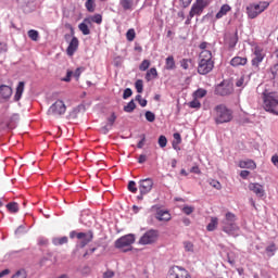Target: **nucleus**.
<instances>
[{
  "label": "nucleus",
  "mask_w": 278,
  "mask_h": 278,
  "mask_svg": "<svg viewBox=\"0 0 278 278\" xmlns=\"http://www.w3.org/2000/svg\"><path fill=\"white\" fill-rule=\"evenodd\" d=\"M216 125H223L224 123H231L233 119V112L225 104H218L211 111Z\"/></svg>",
  "instance_id": "f257e3e1"
},
{
  "label": "nucleus",
  "mask_w": 278,
  "mask_h": 278,
  "mask_svg": "<svg viewBox=\"0 0 278 278\" xmlns=\"http://www.w3.org/2000/svg\"><path fill=\"white\" fill-rule=\"evenodd\" d=\"M238 217L236 214L228 212L225 214V218L222 220V231L227 233L228 236H232V238H238L240 236V227L236 222Z\"/></svg>",
  "instance_id": "f03ea898"
},
{
  "label": "nucleus",
  "mask_w": 278,
  "mask_h": 278,
  "mask_svg": "<svg viewBox=\"0 0 278 278\" xmlns=\"http://www.w3.org/2000/svg\"><path fill=\"white\" fill-rule=\"evenodd\" d=\"M263 108L265 112L276 114L278 116V94L277 92L263 93Z\"/></svg>",
  "instance_id": "7ed1b4c3"
},
{
  "label": "nucleus",
  "mask_w": 278,
  "mask_h": 278,
  "mask_svg": "<svg viewBox=\"0 0 278 278\" xmlns=\"http://www.w3.org/2000/svg\"><path fill=\"white\" fill-rule=\"evenodd\" d=\"M269 5H270V2H268V1H261L258 3H250L245 9L248 17L257 18L258 15L262 14V12H264L265 10H268Z\"/></svg>",
  "instance_id": "20e7f679"
},
{
  "label": "nucleus",
  "mask_w": 278,
  "mask_h": 278,
  "mask_svg": "<svg viewBox=\"0 0 278 278\" xmlns=\"http://www.w3.org/2000/svg\"><path fill=\"white\" fill-rule=\"evenodd\" d=\"M134 242H136V235L128 233L115 241V249H122L123 253H127L132 251L134 247H131V244H134Z\"/></svg>",
  "instance_id": "39448f33"
},
{
  "label": "nucleus",
  "mask_w": 278,
  "mask_h": 278,
  "mask_svg": "<svg viewBox=\"0 0 278 278\" xmlns=\"http://www.w3.org/2000/svg\"><path fill=\"white\" fill-rule=\"evenodd\" d=\"M77 238V240H81L79 245H80V249H84L86 245L90 244V241L93 240L94 238V232H92V230H89L88 232H75V231H72L70 233V237L71 238Z\"/></svg>",
  "instance_id": "423d86ee"
},
{
  "label": "nucleus",
  "mask_w": 278,
  "mask_h": 278,
  "mask_svg": "<svg viewBox=\"0 0 278 278\" xmlns=\"http://www.w3.org/2000/svg\"><path fill=\"white\" fill-rule=\"evenodd\" d=\"M48 116H62L66 114V104L62 100H56L47 112Z\"/></svg>",
  "instance_id": "0eeeda50"
},
{
  "label": "nucleus",
  "mask_w": 278,
  "mask_h": 278,
  "mask_svg": "<svg viewBox=\"0 0 278 278\" xmlns=\"http://www.w3.org/2000/svg\"><path fill=\"white\" fill-rule=\"evenodd\" d=\"M160 238V232L157 230L151 229L148 230L140 239L139 244L147 245V244H155L157 239Z\"/></svg>",
  "instance_id": "6e6552de"
},
{
  "label": "nucleus",
  "mask_w": 278,
  "mask_h": 278,
  "mask_svg": "<svg viewBox=\"0 0 278 278\" xmlns=\"http://www.w3.org/2000/svg\"><path fill=\"white\" fill-rule=\"evenodd\" d=\"M215 94L219 97H228V94H233V84L224 80L215 88Z\"/></svg>",
  "instance_id": "1a4fd4ad"
},
{
  "label": "nucleus",
  "mask_w": 278,
  "mask_h": 278,
  "mask_svg": "<svg viewBox=\"0 0 278 278\" xmlns=\"http://www.w3.org/2000/svg\"><path fill=\"white\" fill-rule=\"evenodd\" d=\"M205 8H207V2L205 0H197L191 7L189 17L194 18V16H201Z\"/></svg>",
  "instance_id": "9d476101"
},
{
  "label": "nucleus",
  "mask_w": 278,
  "mask_h": 278,
  "mask_svg": "<svg viewBox=\"0 0 278 278\" xmlns=\"http://www.w3.org/2000/svg\"><path fill=\"white\" fill-rule=\"evenodd\" d=\"M167 278H192L186 268L173 266L167 274Z\"/></svg>",
  "instance_id": "9b49d317"
},
{
  "label": "nucleus",
  "mask_w": 278,
  "mask_h": 278,
  "mask_svg": "<svg viewBox=\"0 0 278 278\" xmlns=\"http://www.w3.org/2000/svg\"><path fill=\"white\" fill-rule=\"evenodd\" d=\"M214 71V61H199L198 73L199 75H207Z\"/></svg>",
  "instance_id": "f8f14e48"
},
{
  "label": "nucleus",
  "mask_w": 278,
  "mask_h": 278,
  "mask_svg": "<svg viewBox=\"0 0 278 278\" xmlns=\"http://www.w3.org/2000/svg\"><path fill=\"white\" fill-rule=\"evenodd\" d=\"M153 190V179L146 178L139 181V192L140 194H149Z\"/></svg>",
  "instance_id": "ddd939ff"
},
{
  "label": "nucleus",
  "mask_w": 278,
  "mask_h": 278,
  "mask_svg": "<svg viewBox=\"0 0 278 278\" xmlns=\"http://www.w3.org/2000/svg\"><path fill=\"white\" fill-rule=\"evenodd\" d=\"M12 87L8 85H1L0 86V101H10V98L12 97Z\"/></svg>",
  "instance_id": "4468645a"
},
{
  "label": "nucleus",
  "mask_w": 278,
  "mask_h": 278,
  "mask_svg": "<svg viewBox=\"0 0 278 278\" xmlns=\"http://www.w3.org/2000/svg\"><path fill=\"white\" fill-rule=\"evenodd\" d=\"M79 49V39L77 37H73L72 40L68 43V47L66 49V53L70 58H73L75 55V52Z\"/></svg>",
  "instance_id": "2eb2a0df"
},
{
  "label": "nucleus",
  "mask_w": 278,
  "mask_h": 278,
  "mask_svg": "<svg viewBox=\"0 0 278 278\" xmlns=\"http://www.w3.org/2000/svg\"><path fill=\"white\" fill-rule=\"evenodd\" d=\"M251 192H254L256 197H264V187L257 182H251L248 186Z\"/></svg>",
  "instance_id": "dca6fc26"
},
{
  "label": "nucleus",
  "mask_w": 278,
  "mask_h": 278,
  "mask_svg": "<svg viewBox=\"0 0 278 278\" xmlns=\"http://www.w3.org/2000/svg\"><path fill=\"white\" fill-rule=\"evenodd\" d=\"M254 55L255 58L252 59V66H260L261 62L264 60V54L262 53V49L260 47L254 49Z\"/></svg>",
  "instance_id": "f3484780"
},
{
  "label": "nucleus",
  "mask_w": 278,
  "mask_h": 278,
  "mask_svg": "<svg viewBox=\"0 0 278 278\" xmlns=\"http://www.w3.org/2000/svg\"><path fill=\"white\" fill-rule=\"evenodd\" d=\"M249 62V60L247 58L243 56H235L231 59L230 61V66H247V63Z\"/></svg>",
  "instance_id": "a211bd4d"
},
{
  "label": "nucleus",
  "mask_w": 278,
  "mask_h": 278,
  "mask_svg": "<svg viewBox=\"0 0 278 278\" xmlns=\"http://www.w3.org/2000/svg\"><path fill=\"white\" fill-rule=\"evenodd\" d=\"M156 220H160L161 223H168V220H170L172 216L170 213H168V211H157L156 215H155Z\"/></svg>",
  "instance_id": "6ab92c4d"
},
{
  "label": "nucleus",
  "mask_w": 278,
  "mask_h": 278,
  "mask_svg": "<svg viewBox=\"0 0 278 278\" xmlns=\"http://www.w3.org/2000/svg\"><path fill=\"white\" fill-rule=\"evenodd\" d=\"M239 168H249L250 170H255L257 168V164L253 160H245L239 162Z\"/></svg>",
  "instance_id": "aec40b11"
},
{
  "label": "nucleus",
  "mask_w": 278,
  "mask_h": 278,
  "mask_svg": "<svg viewBox=\"0 0 278 278\" xmlns=\"http://www.w3.org/2000/svg\"><path fill=\"white\" fill-rule=\"evenodd\" d=\"M23 92H25V83L20 81L16 87V92L14 96V101H21V98L23 97Z\"/></svg>",
  "instance_id": "412c9836"
},
{
  "label": "nucleus",
  "mask_w": 278,
  "mask_h": 278,
  "mask_svg": "<svg viewBox=\"0 0 278 278\" xmlns=\"http://www.w3.org/2000/svg\"><path fill=\"white\" fill-rule=\"evenodd\" d=\"M85 23L88 25H90V23H97V25H101V23H103V16L101 14H96L90 17H86Z\"/></svg>",
  "instance_id": "4be33fe9"
},
{
  "label": "nucleus",
  "mask_w": 278,
  "mask_h": 278,
  "mask_svg": "<svg viewBox=\"0 0 278 278\" xmlns=\"http://www.w3.org/2000/svg\"><path fill=\"white\" fill-rule=\"evenodd\" d=\"M228 12H231V7L229 4H224L215 15V18H223V16H227Z\"/></svg>",
  "instance_id": "5701e85b"
},
{
  "label": "nucleus",
  "mask_w": 278,
  "mask_h": 278,
  "mask_svg": "<svg viewBox=\"0 0 278 278\" xmlns=\"http://www.w3.org/2000/svg\"><path fill=\"white\" fill-rule=\"evenodd\" d=\"M177 66L175 65V56L169 55L165 59V70L166 71H175Z\"/></svg>",
  "instance_id": "b1692460"
},
{
  "label": "nucleus",
  "mask_w": 278,
  "mask_h": 278,
  "mask_svg": "<svg viewBox=\"0 0 278 278\" xmlns=\"http://www.w3.org/2000/svg\"><path fill=\"white\" fill-rule=\"evenodd\" d=\"M199 58L204 62H214V60H212V50H202Z\"/></svg>",
  "instance_id": "393cba45"
},
{
  "label": "nucleus",
  "mask_w": 278,
  "mask_h": 278,
  "mask_svg": "<svg viewBox=\"0 0 278 278\" xmlns=\"http://www.w3.org/2000/svg\"><path fill=\"white\" fill-rule=\"evenodd\" d=\"M218 229V217H211V222L206 226V231H216Z\"/></svg>",
  "instance_id": "a878e982"
},
{
  "label": "nucleus",
  "mask_w": 278,
  "mask_h": 278,
  "mask_svg": "<svg viewBox=\"0 0 278 278\" xmlns=\"http://www.w3.org/2000/svg\"><path fill=\"white\" fill-rule=\"evenodd\" d=\"M156 77H157V68H155V67H151V68L147 72V74H146V80H147V81H151V80H153V79H156Z\"/></svg>",
  "instance_id": "bb28decb"
},
{
  "label": "nucleus",
  "mask_w": 278,
  "mask_h": 278,
  "mask_svg": "<svg viewBox=\"0 0 278 278\" xmlns=\"http://www.w3.org/2000/svg\"><path fill=\"white\" fill-rule=\"evenodd\" d=\"M119 5L123 8V10H134V0H121Z\"/></svg>",
  "instance_id": "cd10ccee"
},
{
  "label": "nucleus",
  "mask_w": 278,
  "mask_h": 278,
  "mask_svg": "<svg viewBox=\"0 0 278 278\" xmlns=\"http://www.w3.org/2000/svg\"><path fill=\"white\" fill-rule=\"evenodd\" d=\"M52 242L55 247H62V244L68 243V237L54 238Z\"/></svg>",
  "instance_id": "c85d7f7f"
},
{
  "label": "nucleus",
  "mask_w": 278,
  "mask_h": 278,
  "mask_svg": "<svg viewBox=\"0 0 278 278\" xmlns=\"http://www.w3.org/2000/svg\"><path fill=\"white\" fill-rule=\"evenodd\" d=\"M78 29L81 31L84 36H90V28L86 22H83L78 25Z\"/></svg>",
  "instance_id": "c756f323"
},
{
  "label": "nucleus",
  "mask_w": 278,
  "mask_h": 278,
  "mask_svg": "<svg viewBox=\"0 0 278 278\" xmlns=\"http://www.w3.org/2000/svg\"><path fill=\"white\" fill-rule=\"evenodd\" d=\"M7 210H9V212H11L12 214H16V212H18V203H16V202L8 203Z\"/></svg>",
  "instance_id": "7c9ffc66"
},
{
  "label": "nucleus",
  "mask_w": 278,
  "mask_h": 278,
  "mask_svg": "<svg viewBox=\"0 0 278 278\" xmlns=\"http://www.w3.org/2000/svg\"><path fill=\"white\" fill-rule=\"evenodd\" d=\"M136 110V102H134V100H131L130 102H128L127 105L124 106V112H127L128 114H131V112H134Z\"/></svg>",
  "instance_id": "2f4dec72"
},
{
  "label": "nucleus",
  "mask_w": 278,
  "mask_h": 278,
  "mask_svg": "<svg viewBox=\"0 0 278 278\" xmlns=\"http://www.w3.org/2000/svg\"><path fill=\"white\" fill-rule=\"evenodd\" d=\"M135 88L137 90V92L139 94H142L143 90H144V83L142 81V79H138L136 83H135Z\"/></svg>",
  "instance_id": "473e14b6"
},
{
  "label": "nucleus",
  "mask_w": 278,
  "mask_h": 278,
  "mask_svg": "<svg viewBox=\"0 0 278 278\" xmlns=\"http://www.w3.org/2000/svg\"><path fill=\"white\" fill-rule=\"evenodd\" d=\"M126 38L128 42H134L136 39V30L134 28L128 29L126 33Z\"/></svg>",
  "instance_id": "72a5a7b5"
},
{
  "label": "nucleus",
  "mask_w": 278,
  "mask_h": 278,
  "mask_svg": "<svg viewBox=\"0 0 278 278\" xmlns=\"http://www.w3.org/2000/svg\"><path fill=\"white\" fill-rule=\"evenodd\" d=\"M190 64H192L191 59H182L180 61V66H181V68H184V71H188V68H190Z\"/></svg>",
  "instance_id": "f704fd0d"
},
{
  "label": "nucleus",
  "mask_w": 278,
  "mask_h": 278,
  "mask_svg": "<svg viewBox=\"0 0 278 278\" xmlns=\"http://www.w3.org/2000/svg\"><path fill=\"white\" fill-rule=\"evenodd\" d=\"M205 94H207V90L198 89L197 91H194L193 97H194V99H203V97H205Z\"/></svg>",
  "instance_id": "c9c22d12"
},
{
  "label": "nucleus",
  "mask_w": 278,
  "mask_h": 278,
  "mask_svg": "<svg viewBox=\"0 0 278 278\" xmlns=\"http://www.w3.org/2000/svg\"><path fill=\"white\" fill-rule=\"evenodd\" d=\"M184 247H185V251H187V253H194V244L192 242L185 241Z\"/></svg>",
  "instance_id": "e433bc0d"
},
{
  "label": "nucleus",
  "mask_w": 278,
  "mask_h": 278,
  "mask_svg": "<svg viewBox=\"0 0 278 278\" xmlns=\"http://www.w3.org/2000/svg\"><path fill=\"white\" fill-rule=\"evenodd\" d=\"M28 38H30V40H34V42H37L39 38L38 30H35V29L28 30Z\"/></svg>",
  "instance_id": "4c0bfd02"
},
{
  "label": "nucleus",
  "mask_w": 278,
  "mask_h": 278,
  "mask_svg": "<svg viewBox=\"0 0 278 278\" xmlns=\"http://www.w3.org/2000/svg\"><path fill=\"white\" fill-rule=\"evenodd\" d=\"M189 108L194 109V110H200L201 101H199V99L194 98L193 101L189 102Z\"/></svg>",
  "instance_id": "58836bf2"
},
{
  "label": "nucleus",
  "mask_w": 278,
  "mask_h": 278,
  "mask_svg": "<svg viewBox=\"0 0 278 278\" xmlns=\"http://www.w3.org/2000/svg\"><path fill=\"white\" fill-rule=\"evenodd\" d=\"M166 144H168V139H166V136L161 135L159 137V147H161V149H164Z\"/></svg>",
  "instance_id": "ea45409f"
},
{
  "label": "nucleus",
  "mask_w": 278,
  "mask_h": 278,
  "mask_svg": "<svg viewBox=\"0 0 278 278\" xmlns=\"http://www.w3.org/2000/svg\"><path fill=\"white\" fill-rule=\"evenodd\" d=\"M11 278H27V271L20 269Z\"/></svg>",
  "instance_id": "a19ab883"
},
{
  "label": "nucleus",
  "mask_w": 278,
  "mask_h": 278,
  "mask_svg": "<svg viewBox=\"0 0 278 278\" xmlns=\"http://www.w3.org/2000/svg\"><path fill=\"white\" fill-rule=\"evenodd\" d=\"M199 48L202 51H212V43H210L207 41H203L202 43H200Z\"/></svg>",
  "instance_id": "79ce46f5"
},
{
  "label": "nucleus",
  "mask_w": 278,
  "mask_h": 278,
  "mask_svg": "<svg viewBox=\"0 0 278 278\" xmlns=\"http://www.w3.org/2000/svg\"><path fill=\"white\" fill-rule=\"evenodd\" d=\"M149 66H151V61L149 60H143L141 62V64L139 65V70L140 71H148L149 70Z\"/></svg>",
  "instance_id": "37998d69"
},
{
  "label": "nucleus",
  "mask_w": 278,
  "mask_h": 278,
  "mask_svg": "<svg viewBox=\"0 0 278 278\" xmlns=\"http://www.w3.org/2000/svg\"><path fill=\"white\" fill-rule=\"evenodd\" d=\"M146 121H148V123H153L155 121V113H153L151 111H147L146 112Z\"/></svg>",
  "instance_id": "c03bdc74"
},
{
  "label": "nucleus",
  "mask_w": 278,
  "mask_h": 278,
  "mask_svg": "<svg viewBox=\"0 0 278 278\" xmlns=\"http://www.w3.org/2000/svg\"><path fill=\"white\" fill-rule=\"evenodd\" d=\"M128 190L129 192H132V194H136V192H138V188L136 187V181L130 180L128 182Z\"/></svg>",
  "instance_id": "a18cd8bd"
},
{
  "label": "nucleus",
  "mask_w": 278,
  "mask_h": 278,
  "mask_svg": "<svg viewBox=\"0 0 278 278\" xmlns=\"http://www.w3.org/2000/svg\"><path fill=\"white\" fill-rule=\"evenodd\" d=\"M85 7L89 12H94V0H87Z\"/></svg>",
  "instance_id": "49530a36"
},
{
  "label": "nucleus",
  "mask_w": 278,
  "mask_h": 278,
  "mask_svg": "<svg viewBox=\"0 0 278 278\" xmlns=\"http://www.w3.org/2000/svg\"><path fill=\"white\" fill-rule=\"evenodd\" d=\"M275 251H277V245L275 243H270L267 248H266V253H270L269 255L273 256L275 255Z\"/></svg>",
  "instance_id": "de8ad7c7"
},
{
  "label": "nucleus",
  "mask_w": 278,
  "mask_h": 278,
  "mask_svg": "<svg viewBox=\"0 0 278 278\" xmlns=\"http://www.w3.org/2000/svg\"><path fill=\"white\" fill-rule=\"evenodd\" d=\"M114 123H116V114L112 113L111 116L108 118V125L110 128L114 127Z\"/></svg>",
  "instance_id": "09e8293b"
},
{
  "label": "nucleus",
  "mask_w": 278,
  "mask_h": 278,
  "mask_svg": "<svg viewBox=\"0 0 278 278\" xmlns=\"http://www.w3.org/2000/svg\"><path fill=\"white\" fill-rule=\"evenodd\" d=\"M136 101H138L139 105H141V108H147V99H142V96L137 94Z\"/></svg>",
  "instance_id": "8fccbe9b"
},
{
  "label": "nucleus",
  "mask_w": 278,
  "mask_h": 278,
  "mask_svg": "<svg viewBox=\"0 0 278 278\" xmlns=\"http://www.w3.org/2000/svg\"><path fill=\"white\" fill-rule=\"evenodd\" d=\"M182 212L187 216H190V214H192V212H194V206H184Z\"/></svg>",
  "instance_id": "3c124183"
},
{
  "label": "nucleus",
  "mask_w": 278,
  "mask_h": 278,
  "mask_svg": "<svg viewBox=\"0 0 278 278\" xmlns=\"http://www.w3.org/2000/svg\"><path fill=\"white\" fill-rule=\"evenodd\" d=\"M134 94V91H131V88H126L123 93V99H129Z\"/></svg>",
  "instance_id": "603ef678"
},
{
  "label": "nucleus",
  "mask_w": 278,
  "mask_h": 278,
  "mask_svg": "<svg viewBox=\"0 0 278 278\" xmlns=\"http://www.w3.org/2000/svg\"><path fill=\"white\" fill-rule=\"evenodd\" d=\"M210 186H212L213 188H215V190H220V188H223V185H220V182L218 180H212L210 182Z\"/></svg>",
  "instance_id": "864d4df0"
},
{
  "label": "nucleus",
  "mask_w": 278,
  "mask_h": 278,
  "mask_svg": "<svg viewBox=\"0 0 278 278\" xmlns=\"http://www.w3.org/2000/svg\"><path fill=\"white\" fill-rule=\"evenodd\" d=\"M110 129H112V128H110V124H106L105 126H102L100 128V132L105 136V135H108L110 132Z\"/></svg>",
  "instance_id": "5fc2aeb1"
},
{
  "label": "nucleus",
  "mask_w": 278,
  "mask_h": 278,
  "mask_svg": "<svg viewBox=\"0 0 278 278\" xmlns=\"http://www.w3.org/2000/svg\"><path fill=\"white\" fill-rule=\"evenodd\" d=\"M237 88H244V76H241L237 81H236Z\"/></svg>",
  "instance_id": "6e6d98bb"
},
{
  "label": "nucleus",
  "mask_w": 278,
  "mask_h": 278,
  "mask_svg": "<svg viewBox=\"0 0 278 278\" xmlns=\"http://www.w3.org/2000/svg\"><path fill=\"white\" fill-rule=\"evenodd\" d=\"M236 45H238V37H232L230 38V41H229V47L230 49H233V47H236Z\"/></svg>",
  "instance_id": "4d7b16f0"
},
{
  "label": "nucleus",
  "mask_w": 278,
  "mask_h": 278,
  "mask_svg": "<svg viewBox=\"0 0 278 278\" xmlns=\"http://www.w3.org/2000/svg\"><path fill=\"white\" fill-rule=\"evenodd\" d=\"M83 71H84V67L76 68V71L73 73L74 77H76V79H79V77H81Z\"/></svg>",
  "instance_id": "13d9d810"
},
{
  "label": "nucleus",
  "mask_w": 278,
  "mask_h": 278,
  "mask_svg": "<svg viewBox=\"0 0 278 278\" xmlns=\"http://www.w3.org/2000/svg\"><path fill=\"white\" fill-rule=\"evenodd\" d=\"M146 140H147V136L141 135V140L138 142L137 148L142 149V147H144Z\"/></svg>",
  "instance_id": "bf43d9fd"
},
{
  "label": "nucleus",
  "mask_w": 278,
  "mask_h": 278,
  "mask_svg": "<svg viewBox=\"0 0 278 278\" xmlns=\"http://www.w3.org/2000/svg\"><path fill=\"white\" fill-rule=\"evenodd\" d=\"M71 77H73V71H67L66 77L62 78V81H71Z\"/></svg>",
  "instance_id": "052dcab7"
},
{
  "label": "nucleus",
  "mask_w": 278,
  "mask_h": 278,
  "mask_svg": "<svg viewBox=\"0 0 278 278\" xmlns=\"http://www.w3.org/2000/svg\"><path fill=\"white\" fill-rule=\"evenodd\" d=\"M249 175H251V172H249V170H241V173H240V177H242V179H247V177H249Z\"/></svg>",
  "instance_id": "680f3d73"
},
{
  "label": "nucleus",
  "mask_w": 278,
  "mask_h": 278,
  "mask_svg": "<svg viewBox=\"0 0 278 278\" xmlns=\"http://www.w3.org/2000/svg\"><path fill=\"white\" fill-rule=\"evenodd\" d=\"M114 277V271L108 270L103 274V278H112Z\"/></svg>",
  "instance_id": "e2e57ef3"
},
{
  "label": "nucleus",
  "mask_w": 278,
  "mask_h": 278,
  "mask_svg": "<svg viewBox=\"0 0 278 278\" xmlns=\"http://www.w3.org/2000/svg\"><path fill=\"white\" fill-rule=\"evenodd\" d=\"M174 140H177V143L180 144L181 143V135L179 132H175Z\"/></svg>",
  "instance_id": "0e129e2a"
},
{
  "label": "nucleus",
  "mask_w": 278,
  "mask_h": 278,
  "mask_svg": "<svg viewBox=\"0 0 278 278\" xmlns=\"http://www.w3.org/2000/svg\"><path fill=\"white\" fill-rule=\"evenodd\" d=\"M139 164H144L147 162V155L140 154L138 159Z\"/></svg>",
  "instance_id": "69168bd1"
},
{
  "label": "nucleus",
  "mask_w": 278,
  "mask_h": 278,
  "mask_svg": "<svg viewBox=\"0 0 278 278\" xmlns=\"http://www.w3.org/2000/svg\"><path fill=\"white\" fill-rule=\"evenodd\" d=\"M182 3V8H188L190 3H192V0H180Z\"/></svg>",
  "instance_id": "338daca9"
},
{
  "label": "nucleus",
  "mask_w": 278,
  "mask_h": 278,
  "mask_svg": "<svg viewBox=\"0 0 278 278\" xmlns=\"http://www.w3.org/2000/svg\"><path fill=\"white\" fill-rule=\"evenodd\" d=\"M8 51V46L0 43V55L1 53H5Z\"/></svg>",
  "instance_id": "774afa93"
}]
</instances>
